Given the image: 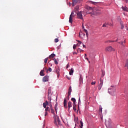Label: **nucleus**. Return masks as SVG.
Instances as JSON below:
<instances>
[{"mask_svg": "<svg viewBox=\"0 0 128 128\" xmlns=\"http://www.w3.org/2000/svg\"><path fill=\"white\" fill-rule=\"evenodd\" d=\"M86 8L88 10L86 12V14H91L92 16H98V14H100V12H98L96 10L94 9L90 6H88Z\"/></svg>", "mask_w": 128, "mask_h": 128, "instance_id": "1", "label": "nucleus"}, {"mask_svg": "<svg viewBox=\"0 0 128 128\" xmlns=\"http://www.w3.org/2000/svg\"><path fill=\"white\" fill-rule=\"evenodd\" d=\"M116 89L114 86H111V87L108 89V94L111 96H114L116 94Z\"/></svg>", "mask_w": 128, "mask_h": 128, "instance_id": "2", "label": "nucleus"}, {"mask_svg": "<svg viewBox=\"0 0 128 128\" xmlns=\"http://www.w3.org/2000/svg\"><path fill=\"white\" fill-rule=\"evenodd\" d=\"M56 122H58V126H62V122H60V118H58V117H56L54 118V124H56V126L58 125V124H56Z\"/></svg>", "mask_w": 128, "mask_h": 128, "instance_id": "3", "label": "nucleus"}, {"mask_svg": "<svg viewBox=\"0 0 128 128\" xmlns=\"http://www.w3.org/2000/svg\"><path fill=\"white\" fill-rule=\"evenodd\" d=\"M105 50L106 52H114L116 50L112 46H108L106 48Z\"/></svg>", "mask_w": 128, "mask_h": 128, "instance_id": "4", "label": "nucleus"}, {"mask_svg": "<svg viewBox=\"0 0 128 128\" xmlns=\"http://www.w3.org/2000/svg\"><path fill=\"white\" fill-rule=\"evenodd\" d=\"M100 83L98 86V90H102V84H104V80L102 79V78H100Z\"/></svg>", "mask_w": 128, "mask_h": 128, "instance_id": "5", "label": "nucleus"}, {"mask_svg": "<svg viewBox=\"0 0 128 128\" xmlns=\"http://www.w3.org/2000/svg\"><path fill=\"white\" fill-rule=\"evenodd\" d=\"M76 4H80V0H72V6H74Z\"/></svg>", "mask_w": 128, "mask_h": 128, "instance_id": "6", "label": "nucleus"}, {"mask_svg": "<svg viewBox=\"0 0 128 128\" xmlns=\"http://www.w3.org/2000/svg\"><path fill=\"white\" fill-rule=\"evenodd\" d=\"M82 12L80 11L77 13L78 18H80V20H84Z\"/></svg>", "mask_w": 128, "mask_h": 128, "instance_id": "7", "label": "nucleus"}, {"mask_svg": "<svg viewBox=\"0 0 128 128\" xmlns=\"http://www.w3.org/2000/svg\"><path fill=\"white\" fill-rule=\"evenodd\" d=\"M42 82H48V76H44L42 78Z\"/></svg>", "mask_w": 128, "mask_h": 128, "instance_id": "8", "label": "nucleus"}, {"mask_svg": "<svg viewBox=\"0 0 128 128\" xmlns=\"http://www.w3.org/2000/svg\"><path fill=\"white\" fill-rule=\"evenodd\" d=\"M49 106L50 107L52 114H54V108H52V103L49 104Z\"/></svg>", "mask_w": 128, "mask_h": 128, "instance_id": "9", "label": "nucleus"}, {"mask_svg": "<svg viewBox=\"0 0 128 128\" xmlns=\"http://www.w3.org/2000/svg\"><path fill=\"white\" fill-rule=\"evenodd\" d=\"M64 106L65 108H68V104L66 103V99L64 98Z\"/></svg>", "mask_w": 128, "mask_h": 128, "instance_id": "10", "label": "nucleus"}, {"mask_svg": "<svg viewBox=\"0 0 128 128\" xmlns=\"http://www.w3.org/2000/svg\"><path fill=\"white\" fill-rule=\"evenodd\" d=\"M46 106H48V100H46L45 102L43 103V107L44 108H46Z\"/></svg>", "mask_w": 128, "mask_h": 128, "instance_id": "11", "label": "nucleus"}, {"mask_svg": "<svg viewBox=\"0 0 128 128\" xmlns=\"http://www.w3.org/2000/svg\"><path fill=\"white\" fill-rule=\"evenodd\" d=\"M72 86H70L69 87V88H68V96H70V94L72 92Z\"/></svg>", "mask_w": 128, "mask_h": 128, "instance_id": "12", "label": "nucleus"}, {"mask_svg": "<svg viewBox=\"0 0 128 128\" xmlns=\"http://www.w3.org/2000/svg\"><path fill=\"white\" fill-rule=\"evenodd\" d=\"M118 44H120L121 46L124 48L126 46L124 45V44H126V40H124V42H119Z\"/></svg>", "mask_w": 128, "mask_h": 128, "instance_id": "13", "label": "nucleus"}, {"mask_svg": "<svg viewBox=\"0 0 128 128\" xmlns=\"http://www.w3.org/2000/svg\"><path fill=\"white\" fill-rule=\"evenodd\" d=\"M72 102L70 101V102H68V110H70V108H72Z\"/></svg>", "mask_w": 128, "mask_h": 128, "instance_id": "14", "label": "nucleus"}, {"mask_svg": "<svg viewBox=\"0 0 128 128\" xmlns=\"http://www.w3.org/2000/svg\"><path fill=\"white\" fill-rule=\"evenodd\" d=\"M72 15H70V18H69V22L70 24H72Z\"/></svg>", "mask_w": 128, "mask_h": 128, "instance_id": "15", "label": "nucleus"}, {"mask_svg": "<svg viewBox=\"0 0 128 128\" xmlns=\"http://www.w3.org/2000/svg\"><path fill=\"white\" fill-rule=\"evenodd\" d=\"M72 74H74V68H72L69 72V74L70 76H72Z\"/></svg>", "mask_w": 128, "mask_h": 128, "instance_id": "16", "label": "nucleus"}, {"mask_svg": "<svg viewBox=\"0 0 128 128\" xmlns=\"http://www.w3.org/2000/svg\"><path fill=\"white\" fill-rule=\"evenodd\" d=\"M44 70H41L40 72V76H44Z\"/></svg>", "mask_w": 128, "mask_h": 128, "instance_id": "17", "label": "nucleus"}, {"mask_svg": "<svg viewBox=\"0 0 128 128\" xmlns=\"http://www.w3.org/2000/svg\"><path fill=\"white\" fill-rule=\"evenodd\" d=\"M98 112H99L100 114H102V106H100L99 107Z\"/></svg>", "mask_w": 128, "mask_h": 128, "instance_id": "18", "label": "nucleus"}, {"mask_svg": "<svg viewBox=\"0 0 128 128\" xmlns=\"http://www.w3.org/2000/svg\"><path fill=\"white\" fill-rule=\"evenodd\" d=\"M54 56H56V54H52L49 56V58H54Z\"/></svg>", "mask_w": 128, "mask_h": 128, "instance_id": "19", "label": "nucleus"}, {"mask_svg": "<svg viewBox=\"0 0 128 128\" xmlns=\"http://www.w3.org/2000/svg\"><path fill=\"white\" fill-rule=\"evenodd\" d=\"M71 100H72V102H73L74 104H76V98H71Z\"/></svg>", "mask_w": 128, "mask_h": 128, "instance_id": "20", "label": "nucleus"}, {"mask_svg": "<svg viewBox=\"0 0 128 128\" xmlns=\"http://www.w3.org/2000/svg\"><path fill=\"white\" fill-rule=\"evenodd\" d=\"M122 10H124V12H128V8H126V6L122 7Z\"/></svg>", "mask_w": 128, "mask_h": 128, "instance_id": "21", "label": "nucleus"}, {"mask_svg": "<svg viewBox=\"0 0 128 128\" xmlns=\"http://www.w3.org/2000/svg\"><path fill=\"white\" fill-rule=\"evenodd\" d=\"M73 110L74 112H76V104L73 105Z\"/></svg>", "mask_w": 128, "mask_h": 128, "instance_id": "22", "label": "nucleus"}, {"mask_svg": "<svg viewBox=\"0 0 128 128\" xmlns=\"http://www.w3.org/2000/svg\"><path fill=\"white\" fill-rule=\"evenodd\" d=\"M45 112H50V107H47L45 109Z\"/></svg>", "mask_w": 128, "mask_h": 128, "instance_id": "23", "label": "nucleus"}, {"mask_svg": "<svg viewBox=\"0 0 128 128\" xmlns=\"http://www.w3.org/2000/svg\"><path fill=\"white\" fill-rule=\"evenodd\" d=\"M118 42V38L116 40H108L107 42Z\"/></svg>", "mask_w": 128, "mask_h": 128, "instance_id": "24", "label": "nucleus"}, {"mask_svg": "<svg viewBox=\"0 0 128 128\" xmlns=\"http://www.w3.org/2000/svg\"><path fill=\"white\" fill-rule=\"evenodd\" d=\"M82 126H84V123L80 121V128H82Z\"/></svg>", "mask_w": 128, "mask_h": 128, "instance_id": "25", "label": "nucleus"}, {"mask_svg": "<svg viewBox=\"0 0 128 128\" xmlns=\"http://www.w3.org/2000/svg\"><path fill=\"white\" fill-rule=\"evenodd\" d=\"M56 74H58V76H60V74H59V72H60V70H58H58L56 69Z\"/></svg>", "mask_w": 128, "mask_h": 128, "instance_id": "26", "label": "nucleus"}, {"mask_svg": "<svg viewBox=\"0 0 128 128\" xmlns=\"http://www.w3.org/2000/svg\"><path fill=\"white\" fill-rule=\"evenodd\" d=\"M78 50L80 52H84V50H81L80 48H78V49H77V52H78Z\"/></svg>", "mask_w": 128, "mask_h": 128, "instance_id": "27", "label": "nucleus"}, {"mask_svg": "<svg viewBox=\"0 0 128 128\" xmlns=\"http://www.w3.org/2000/svg\"><path fill=\"white\" fill-rule=\"evenodd\" d=\"M54 62L55 64H58V60H56V59L54 58Z\"/></svg>", "mask_w": 128, "mask_h": 128, "instance_id": "28", "label": "nucleus"}, {"mask_svg": "<svg viewBox=\"0 0 128 128\" xmlns=\"http://www.w3.org/2000/svg\"><path fill=\"white\" fill-rule=\"evenodd\" d=\"M121 30H124V24L120 22Z\"/></svg>", "mask_w": 128, "mask_h": 128, "instance_id": "29", "label": "nucleus"}, {"mask_svg": "<svg viewBox=\"0 0 128 128\" xmlns=\"http://www.w3.org/2000/svg\"><path fill=\"white\" fill-rule=\"evenodd\" d=\"M124 67L126 68L127 70H128V62H127L126 63V64Z\"/></svg>", "mask_w": 128, "mask_h": 128, "instance_id": "30", "label": "nucleus"}, {"mask_svg": "<svg viewBox=\"0 0 128 128\" xmlns=\"http://www.w3.org/2000/svg\"><path fill=\"white\" fill-rule=\"evenodd\" d=\"M57 106H58V105L56 104L54 106V110H55L56 112H58V109L56 108Z\"/></svg>", "mask_w": 128, "mask_h": 128, "instance_id": "31", "label": "nucleus"}, {"mask_svg": "<svg viewBox=\"0 0 128 128\" xmlns=\"http://www.w3.org/2000/svg\"><path fill=\"white\" fill-rule=\"evenodd\" d=\"M48 58H46L44 59V62L45 64H46V62H48Z\"/></svg>", "mask_w": 128, "mask_h": 128, "instance_id": "32", "label": "nucleus"}, {"mask_svg": "<svg viewBox=\"0 0 128 128\" xmlns=\"http://www.w3.org/2000/svg\"><path fill=\"white\" fill-rule=\"evenodd\" d=\"M52 68H49L47 70L46 72H48V71L50 72H52Z\"/></svg>", "mask_w": 128, "mask_h": 128, "instance_id": "33", "label": "nucleus"}, {"mask_svg": "<svg viewBox=\"0 0 128 128\" xmlns=\"http://www.w3.org/2000/svg\"><path fill=\"white\" fill-rule=\"evenodd\" d=\"M73 48L74 50H76V44H74Z\"/></svg>", "mask_w": 128, "mask_h": 128, "instance_id": "34", "label": "nucleus"}, {"mask_svg": "<svg viewBox=\"0 0 128 128\" xmlns=\"http://www.w3.org/2000/svg\"><path fill=\"white\" fill-rule=\"evenodd\" d=\"M102 78H103V76H104V72L102 70Z\"/></svg>", "mask_w": 128, "mask_h": 128, "instance_id": "35", "label": "nucleus"}, {"mask_svg": "<svg viewBox=\"0 0 128 128\" xmlns=\"http://www.w3.org/2000/svg\"><path fill=\"white\" fill-rule=\"evenodd\" d=\"M54 42H58V38H55V39H54Z\"/></svg>", "mask_w": 128, "mask_h": 128, "instance_id": "36", "label": "nucleus"}, {"mask_svg": "<svg viewBox=\"0 0 128 128\" xmlns=\"http://www.w3.org/2000/svg\"><path fill=\"white\" fill-rule=\"evenodd\" d=\"M98 2H91V4H98Z\"/></svg>", "mask_w": 128, "mask_h": 128, "instance_id": "37", "label": "nucleus"}, {"mask_svg": "<svg viewBox=\"0 0 128 128\" xmlns=\"http://www.w3.org/2000/svg\"><path fill=\"white\" fill-rule=\"evenodd\" d=\"M96 82H92L91 84L92 85L96 84Z\"/></svg>", "mask_w": 128, "mask_h": 128, "instance_id": "38", "label": "nucleus"}, {"mask_svg": "<svg viewBox=\"0 0 128 128\" xmlns=\"http://www.w3.org/2000/svg\"><path fill=\"white\" fill-rule=\"evenodd\" d=\"M74 14V12H72L70 16H74L72 15Z\"/></svg>", "mask_w": 128, "mask_h": 128, "instance_id": "39", "label": "nucleus"}, {"mask_svg": "<svg viewBox=\"0 0 128 128\" xmlns=\"http://www.w3.org/2000/svg\"><path fill=\"white\" fill-rule=\"evenodd\" d=\"M84 32H86V34H88V30H86V29H84Z\"/></svg>", "mask_w": 128, "mask_h": 128, "instance_id": "40", "label": "nucleus"}, {"mask_svg": "<svg viewBox=\"0 0 128 128\" xmlns=\"http://www.w3.org/2000/svg\"><path fill=\"white\" fill-rule=\"evenodd\" d=\"M51 94V91L50 90H48V94Z\"/></svg>", "mask_w": 128, "mask_h": 128, "instance_id": "41", "label": "nucleus"}, {"mask_svg": "<svg viewBox=\"0 0 128 128\" xmlns=\"http://www.w3.org/2000/svg\"><path fill=\"white\" fill-rule=\"evenodd\" d=\"M72 54H78V53H77L76 52H72Z\"/></svg>", "mask_w": 128, "mask_h": 128, "instance_id": "42", "label": "nucleus"}, {"mask_svg": "<svg viewBox=\"0 0 128 128\" xmlns=\"http://www.w3.org/2000/svg\"><path fill=\"white\" fill-rule=\"evenodd\" d=\"M48 116V112H45L44 116Z\"/></svg>", "mask_w": 128, "mask_h": 128, "instance_id": "43", "label": "nucleus"}, {"mask_svg": "<svg viewBox=\"0 0 128 128\" xmlns=\"http://www.w3.org/2000/svg\"><path fill=\"white\" fill-rule=\"evenodd\" d=\"M80 46V44L78 43L76 44V46Z\"/></svg>", "mask_w": 128, "mask_h": 128, "instance_id": "44", "label": "nucleus"}, {"mask_svg": "<svg viewBox=\"0 0 128 128\" xmlns=\"http://www.w3.org/2000/svg\"><path fill=\"white\" fill-rule=\"evenodd\" d=\"M102 26V28H104V27L106 26V24H104Z\"/></svg>", "mask_w": 128, "mask_h": 128, "instance_id": "45", "label": "nucleus"}, {"mask_svg": "<svg viewBox=\"0 0 128 128\" xmlns=\"http://www.w3.org/2000/svg\"><path fill=\"white\" fill-rule=\"evenodd\" d=\"M66 77L67 78L68 80H70V77L68 76H66Z\"/></svg>", "mask_w": 128, "mask_h": 128, "instance_id": "46", "label": "nucleus"}, {"mask_svg": "<svg viewBox=\"0 0 128 128\" xmlns=\"http://www.w3.org/2000/svg\"><path fill=\"white\" fill-rule=\"evenodd\" d=\"M82 46H83V47H84L85 48H86V45L84 44H82Z\"/></svg>", "mask_w": 128, "mask_h": 128, "instance_id": "47", "label": "nucleus"}, {"mask_svg": "<svg viewBox=\"0 0 128 128\" xmlns=\"http://www.w3.org/2000/svg\"><path fill=\"white\" fill-rule=\"evenodd\" d=\"M82 28H84V24H82Z\"/></svg>", "mask_w": 128, "mask_h": 128, "instance_id": "48", "label": "nucleus"}, {"mask_svg": "<svg viewBox=\"0 0 128 128\" xmlns=\"http://www.w3.org/2000/svg\"><path fill=\"white\" fill-rule=\"evenodd\" d=\"M86 36H87V38H88V32L86 33Z\"/></svg>", "mask_w": 128, "mask_h": 128, "instance_id": "49", "label": "nucleus"}, {"mask_svg": "<svg viewBox=\"0 0 128 128\" xmlns=\"http://www.w3.org/2000/svg\"><path fill=\"white\" fill-rule=\"evenodd\" d=\"M82 44L83 43H82V42L80 41V42H79V44Z\"/></svg>", "mask_w": 128, "mask_h": 128, "instance_id": "50", "label": "nucleus"}, {"mask_svg": "<svg viewBox=\"0 0 128 128\" xmlns=\"http://www.w3.org/2000/svg\"><path fill=\"white\" fill-rule=\"evenodd\" d=\"M85 58H86V60H88V58L86 57Z\"/></svg>", "mask_w": 128, "mask_h": 128, "instance_id": "51", "label": "nucleus"}, {"mask_svg": "<svg viewBox=\"0 0 128 128\" xmlns=\"http://www.w3.org/2000/svg\"><path fill=\"white\" fill-rule=\"evenodd\" d=\"M80 102V98H79L78 99V102Z\"/></svg>", "mask_w": 128, "mask_h": 128, "instance_id": "52", "label": "nucleus"}, {"mask_svg": "<svg viewBox=\"0 0 128 128\" xmlns=\"http://www.w3.org/2000/svg\"><path fill=\"white\" fill-rule=\"evenodd\" d=\"M76 122H78V118H76Z\"/></svg>", "mask_w": 128, "mask_h": 128, "instance_id": "53", "label": "nucleus"}, {"mask_svg": "<svg viewBox=\"0 0 128 128\" xmlns=\"http://www.w3.org/2000/svg\"><path fill=\"white\" fill-rule=\"evenodd\" d=\"M78 7H76V10H78Z\"/></svg>", "mask_w": 128, "mask_h": 128, "instance_id": "54", "label": "nucleus"}, {"mask_svg": "<svg viewBox=\"0 0 128 128\" xmlns=\"http://www.w3.org/2000/svg\"><path fill=\"white\" fill-rule=\"evenodd\" d=\"M76 42H80V41L78 40H76Z\"/></svg>", "mask_w": 128, "mask_h": 128, "instance_id": "55", "label": "nucleus"}, {"mask_svg": "<svg viewBox=\"0 0 128 128\" xmlns=\"http://www.w3.org/2000/svg\"><path fill=\"white\" fill-rule=\"evenodd\" d=\"M68 66H69V64H68L67 66H66V68H68Z\"/></svg>", "mask_w": 128, "mask_h": 128, "instance_id": "56", "label": "nucleus"}, {"mask_svg": "<svg viewBox=\"0 0 128 128\" xmlns=\"http://www.w3.org/2000/svg\"><path fill=\"white\" fill-rule=\"evenodd\" d=\"M80 110V105H78V110Z\"/></svg>", "mask_w": 128, "mask_h": 128, "instance_id": "57", "label": "nucleus"}, {"mask_svg": "<svg viewBox=\"0 0 128 128\" xmlns=\"http://www.w3.org/2000/svg\"><path fill=\"white\" fill-rule=\"evenodd\" d=\"M84 58H86V54H84Z\"/></svg>", "mask_w": 128, "mask_h": 128, "instance_id": "58", "label": "nucleus"}, {"mask_svg": "<svg viewBox=\"0 0 128 128\" xmlns=\"http://www.w3.org/2000/svg\"><path fill=\"white\" fill-rule=\"evenodd\" d=\"M79 37L80 38V34L79 33Z\"/></svg>", "mask_w": 128, "mask_h": 128, "instance_id": "59", "label": "nucleus"}, {"mask_svg": "<svg viewBox=\"0 0 128 128\" xmlns=\"http://www.w3.org/2000/svg\"><path fill=\"white\" fill-rule=\"evenodd\" d=\"M88 62H89V64H90V61H88Z\"/></svg>", "mask_w": 128, "mask_h": 128, "instance_id": "60", "label": "nucleus"}, {"mask_svg": "<svg viewBox=\"0 0 128 128\" xmlns=\"http://www.w3.org/2000/svg\"><path fill=\"white\" fill-rule=\"evenodd\" d=\"M82 0H80V2H82Z\"/></svg>", "mask_w": 128, "mask_h": 128, "instance_id": "61", "label": "nucleus"}, {"mask_svg": "<svg viewBox=\"0 0 128 128\" xmlns=\"http://www.w3.org/2000/svg\"><path fill=\"white\" fill-rule=\"evenodd\" d=\"M84 36H86V34H84Z\"/></svg>", "mask_w": 128, "mask_h": 128, "instance_id": "62", "label": "nucleus"}, {"mask_svg": "<svg viewBox=\"0 0 128 128\" xmlns=\"http://www.w3.org/2000/svg\"><path fill=\"white\" fill-rule=\"evenodd\" d=\"M76 128V127H75V128Z\"/></svg>", "mask_w": 128, "mask_h": 128, "instance_id": "63", "label": "nucleus"}]
</instances>
